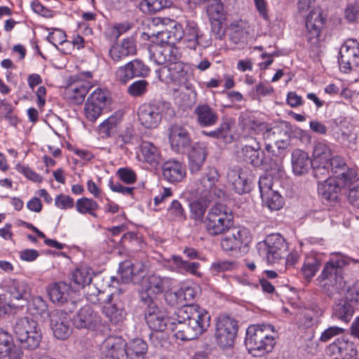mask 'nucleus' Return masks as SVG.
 <instances>
[{
  "label": "nucleus",
  "instance_id": "obj_37",
  "mask_svg": "<svg viewBox=\"0 0 359 359\" xmlns=\"http://www.w3.org/2000/svg\"><path fill=\"white\" fill-rule=\"evenodd\" d=\"M92 86L88 81H81L71 84L66 88L65 95L66 98L73 104H81Z\"/></svg>",
  "mask_w": 359,
  "mask_h": 359
},
{
  "label": "nucleus",
  "instance_id": "obj_46",
  "mask_svg": "<svg viewBox=\"0 0 359 359\" xmlns=\"http://www.w3.org/2000/svg\"><path fill=\"white\" fill-rule=\"evenodd\" d=\"M320 266V262L316 255H307L301 268V272L304 278L306 281L310 282L318 271Z\"/></svg>",
  "mask_w": 359,
  "mask_h": 359
},
{
  "label": "nucleus",
  "instance_id": "obj_64",
  "mask_svg": "<svg viewBox=\"0 0 359 359\" xmlns=\"http://www.w3.org/2000/svg\"><path fill=\"white\" fill-rule=\"evenodd\" d=\"M353 182L355 184L349 189L348 200L353 207L359 209V178Z\"/></svg>",
  "mask_w": 359,
  "mask_h": 359
},
{
  "label": "nucleus",
  "instance_id": "obj_9",
  "mask_svg": "<svg viewBox=\"0 0 359 359\" xmlns=\"http://www.w3.org/2000/svg\"><path fill=\"white\" fill-rule=\"evenodd\" d=\"M238 330L237 320L229 316L220 315L215 323L214 337L216 343L223 348L232 346Z\"/></svg>",
  "mask_w": 359,
  "mask_h": 359
},
{
  "label": "nucleus",
  "instance_id": "obj_54",
  "mask_svg": "<svg viewBox=\"0 0 359 359\" xmlns=\"http://www.w3.org/2000/svg\"><path fill=\"white\" fill-rule=\"evenodd\" d=\"M168 216L172 221H184L187 218L186 212L181 203L173 200L168 208Z\"/></svg>",
  "mask_w": 359,
  "mask_h": 359
},
{
  "label": "nucleus",
  "instance_id": "obj_53",
  "mask_svg": "<svg viewBox=\"0 0 359 359\" xmlns=\"http://www.w3.org/2000/svg\"><path fill=\"white\" fill-rule=\"evenodd\" d=\"M136 53V46H111L109 53L111 59L116 62Z\"/></svg>",
  "mask_w": 359,
  "mask_h": 359
},
{
  "label": "nucleus",
  "instance_id": "obj_35",
  "mask_svg": "<svg viewBox=\"0 0 359 359\" xmlns=\"http://www.w3.org/2000/svg\"><path fill=\"white\" fill-rule=\"evenodd\" d=\"M163 176L171 182H181L186 176V167L181 161L168 160L163 164Z\"/></svg>",
  "mask_w": 359,
  "mask_h": 359
},
{
  "label": "nucleus",
  "instance_id": "obj_14",
  "mask_svg": "<svg viewBox=\"0 0 359 359\" xmlns=\"http://www.w3.org/2000/svg\"><path fill=\"white\" fill-rule=\"evenodd\" d=\"M157 73L159 79L164 83L177 86L185 85L187 89L191 88L190 86L187 84V70L182 62H171L168 65L161 67Z\"/></svg>",
  "mask_w": 359,
  "mask_h": 359
},
{
  "label": "nucleus",
  "instance_id": "obj_34",
  "mask_svg": "<svg viewBox=\"0 0 359 359\" xmlns=\"http://www.w3.org/2000/svg\"><path fill=\"white\" fill-rule=\"evenodd\" d=\"M341 181L329 177L322 182H318V193L323 200L328 202L337 201L340 192Z\"/></svg>",
  "mask_w": 359,
  "mask_h": 359
},
{
  "label": "nucleus",
  "instance_id": "obj_44",
  "mask_svg": "<svg viewBox=\"0 0 359 359\" xmlns=\"http://www.w3.org/2000/svg\"><path fill=\"white\" fill-rule=\"evenodd\" d=\"M332 150L327 142L320 141L314 143L312 153V163H329V161L332 159Z\"/></svg>",
  "mask_w": 359,
  "mask_h": 359
},
{
  "label": "nucleus",
  "instance_id": "obj_38",
  "mask_svg": "<svg viewBox=\"0 0 359 359\" xmlns=\"http://www.w3.org/2000/svg\"><path fill=\"white\" fill-rule=\"evenodd\" d=\"M7 291L13 299L27 301L31 295V287L22 279H9L6 284Z\"/></svg>",
  "mask_w": 359,
  "mask_h": 359
},
{
  "label": "nucleus",
  "instance_id": "obj_63",
  "mask_svg": "<svg viewBox=\"0 0 359 359\" xmlns=\"http://www.w3.org/2000/svg\"><path fill=\"white\" fill-rule=\"evenodd\" d=\"M345 330L338 326H331L325 330L320 337L321 342H327L334 337L343 334Z\"/></svg>",
  "mask_w": 359,
  "mask_h": 359
},
{
  "label": "nucleus",
  "instance_id": "obj_19",
  "mask_svg": "<svg viewBox=\"0 0 359 359\" xmlns=\"http://www.w3.org/2000/svg\"><path fill=\"white\" fill-rule=\"evenodd\" d=\"M70 320V316L64 310L56 309L50 313V327L57 339L64 340L70 335L72 332Z\"/></svg>",
  "mask_w": 359,
  "mask_h": 359
},
{
  "label": "nucleus",
  "instance_id": "obj_50",
  "mask_svg": "<svg viewBox=\"0 0 359 359\" xmlns=\"http://www.w3.org/2000/svg\"><path fill=\"white\" fill-rule=\"evenodd\" d=\"M172 259L176 266L183 272L190 273L197 277H201V273L198 271L201 266L200 263L196 262H190L184 260L180 256L172 255Z\"/></svg>",
  "mask_w": 359,
  "mask_h": 359
},
{
  "label": "nucleus",
  "instance_id": "obj_51",
  "mask_svg": "<svg viewBox=\"0 0 359 359\" xmlns=\"http://www.w3.org/2000/svg\"><path fill=\"white\" fill-rule=\"evenodd\" d=\"M229 35L230 41L234 44H238L245 42L248 32L240 25L238 22L235 21L229 27Z\"/></svg>",
  "mask_w": 359,
  "mask_h": 359
},
{
  "label": "nucleus",
  "instance_id": "obj_7",
  "mask_svg": "<svg viewBox=\"0 0 359 359\" xmlns=\"http://www.w3.org/2000/svg\"><path fill=\"white\" fill-rule=\"evenodd\" d=\"M258 253L269 264H273L282 259L287 250V243L280 233L268 235L257 245Z\"/></svg>",
  "mask_w": 359,
  "mask_h": 359
},
{
  "label": "nucleus",
  "instance_id": "obj_60",
  "mask_svg": "<svg viewBox=\"0 0 359 359\" xmlns=\"http://www.w3.org/2000/svg\"><path fill=\"white\" fill-rule=\"evenodd\" d=\"M15 169L18 172L23 174L29 180L34 182H41L42 181V177L27 165L17 164Z\"/></svg>",
  "mask_w": 359,
  "mask_h": 359
},
{
  "label": "nucleus",
  "instance_id": "obj_8",
  "mask_svg": "<svg viewBox=\"0 0 359 359\" xmlns=\"http://www.w3.org/2000/svg\"><path fill=\"white\" fill-rule=\"evenodd\" d=\"M171 285V279L168 277L161 276L151 273L146 276L142 282L139 296L142 303L155 302V299L163 293Z\"/></svg>",
  "mask_w": 359,
  "mask_h": 359
},
{
  "label": "nucleus",
  "instance_id": "obj_32",
  "mask_svg": "<svg viewBox=\"0 0 359 359\" xmlns=\"http://www.w3.org/2000/svg\"><path fill=\"white\" fill-rule=\"evenodd\" d=\"M100 279V276H95L94 278H93L91 269L86 267L76 269L72 275V280L76 285L82 287L88 285L86 294L88 293L89 288L91 287V288L93 289H90V293L94 292L97 294V290L99 288L96 285Z\"/></svg>",
  "mask_w": 359,
  "mask_h": 359
},
{
  "label": "nucleus",
  "instance_id": "obj_21",
  "mask_svg": "<svg viewBox=\"0 0 359 359\" xmlns=\"http://www.w3.org/2000/svg\"><path fill=\"white\" fill-rule=\"evenodd\" d=\"M101 323V317L90 306L81 308L72 318V324L77 329L95 330Z\"/></svg>",
  "mask_w": 359,
  "mask_h": 359
},
{
  "label": "nucleus",
  "instance_id": "obj_28",
  "mask_svg": "<svg viewBox=\"0 0 359 359\" xmlns=\"http://www.w3.org/2000/svg\"><path fill=\"white\" fill-rule=\"evenodd\" d=\"M169 141L173 151L184 153L191 143V136L186 128L174 125L170 129Z\"/></svg>",
  "mask_w": 359,
  "mask_h": 359
},
{
  "label": "nucleus",
  "instance_id": "obj_43",
  "mask_svg": "<svg viewBox=\"0 0 359 359\" xmlns=\"http://www.w3.org/2000/svg\"><path fill=\"white\" fill-rule=\"evenodd\" d=\"M147 348V343L143 339L137 338L126 344L124 353L127 359H144Z\"/></svg>",
  "mask_w": 359,
  "mask_h": 359
},
{
  "label": "nucleus",
  "instance_id": "obj_26",
  "mask_svg": "<svg viewBox=\"0 0 359 359\" xmlns=\"http://www.w3.org/2000/svg\"><path fill=\"white\" fill-rule=\"evenodd\" d=\"M208 155V144L203 142L194 143L188 152L189 168L191 173L199 172Z\"/></svg>",
  "mask_w": 359,
  "mask_h": 359
},
{
  "label": "nucleus",
  "instance_id": "obj_40",
  "mask_svg": "<svg viewBox=\"0 0 359 359\" xmlns=\"http://www.w3.org/2000/svg\"><path fill=\"white\" fill-rule=\"evenodd\" d=\"M146 266L142 262L126 260L120 264L119 272L123 283H128L133 280L135 276L140 275Z\"/></svg>",
  "mask_w": 359,
  "mask_h": 359
},
{
  "label": "nucleus",
  "instance_id": "obj_24",
  "mask_svg": "<svg viewBox=\"0 0 359 359\" xmlns=\"http://www.w3.org/2000/svg\"><path fill=\"white\" fill-rule=\"evenodd\" d=\"M161 106L160 102L141 105L138 109V117L141 124L147 128H156L162 118Z\"/></svg>",
  "mask_w": 359,
  "mask_h": 359
},
{
  "label": "nucleus",
  "instance_id": "obj_10",
  "mask_svg": "<svg viewBox=\"0 0 359 359\" xmlns=\"http://www.w3.org/2000/svg\"><path fill=\"white\" fill-rule=\"evenodd\" d=\"M198 26L194 23H189L183 31H170L158 32L156 40L160 41L153 42V45H176L179 42H193L194 44L199 32Z\"/></svg>",
  "mask_w": 359,
  "mask_h": 359
},
{
  "label": "nucleus",
  "instance_id": "obj_15",
  "mask_svg": "<svg viewBox=\"0 0 359 359\" xmlns=\"http://www.w3.org/2000/svg\"><path fill=\"white\" fill-rule=\"evenodd\" d=\"M251 235L245 228H235L228 231L221 240V247L226 252H241L251 242Z\"/></svg>",
  "mask_w": 359,
  "mask_h": 359
},
{
  "label": "nucleus",
  "instance_id": "obj_49",
  "mask_svg": "<svg viewBox=\"0 0 359 359\" xmlns=\"http://www.w3.org/2000/svg\"><path fill=\"white\" fill-rule=\"evenodd\" d=\"M99 208L97 203L92 198L83 197L76 201V209L83 215L89 214L93 217H97L95 211Z\"/></svg>",
  "mask_w": 359,
  "mask_h": 359
},
{
  "label": "nucleus",
  "instance_id": "obj_61",
  "mask_svg": "<svg viewBox=\"0 0 359 359\" xmlns=\"http://www.w3.org/2000/svg\"><path fill=\"white\" fill-rule=\"evenodd\" d=\"M150 12L156 13L163 8H169L172 2L171 0H145Z\"/></svg>",
  "mask_w": 359,
  "mask_h": 359
},
{
  "label": "nucleus",
  "instance_id": "obj_3",
  "mask_svg": "<svg viewBox=\"0 0 359 359\" xmlns=\"http://www.w3.org/2000/svg\"><path fill=\"white\" fill-rule=\"evenodd\" d=\"M275 330L271 325H252L246 330L245 344L254 356L269 352L275 344Z\"/></svg>",
  "mask_w": 359,
  "mask_h": 359
},
{
  "label": "nucleus",
  "instance_id": "obj_18",
  "mask_svg": "<svg viewBox=\"0 0 359 359\" xmlns=\"http://www.w3.org/2000/svg\"><path fill=\"white\" fill-rule=\"evenodd\" d=\"M252 144H245L238 151V158L243 161L251 164L254 167H259L267 164L264 150L257 138L251 139Z\"/></svg>",
  "mask_w": 359,
  "mask_h": 359
},
{
  "label": "nucleus",
  "instance_id": "obj_6",
  "mask_svg": "<svg viewBox=\"0 0 359 359\" xmlns=\"http://www.w3.org/2000/svg\"><path fill=\"white\" fill-rule=\"evenodd\" d=\"M90 289H92L91 287L87 293V300L93 304L104 303L102 312L112 323L118 324L125 320L126 312L123 307L111 303L114 297L112 292L105 295V291L97 289V294H96L94 292L90 293Z\"/></svg>",
  "mask_w": 359,
  "mask_h": 359
},
{
  "label": "nucleus",
  "instance_id": "obj_45",
  "mask_svg": "<svg viewBox=\"0 0 359 359\" xmlns=\"http://www.w3.org/2000/svg\"><path fill=\"white\" fill-rule=\"evenodd\" d=\"M339 55L344 68L351 69L353 66H359V46H341Z\"/></svg>",
  "mask_w": 359,
  "mask_h": 359
},
{
  "label": "nucleus",
  "instance_id": "obj_59",
  "mask_svg": "<svg viewBox=\"0 0 359 359\" xmlns=\"http://www.w3.org/2000/svg\"><path fill=\"white\" fill-rule=\"evenodd\" d=\"M258 184L261 197L268 193L269 194L270 192L274 191V190L272 189L273 177L270 175H264L261 176Z\"/></svg>",
  "mask_w": 359,
  "mask_h": 359
},
{
  "label": "nucleus",
  "instance_id": "obj_25",
  "mask_svg": "<svg viewBox=\"0 0 359 359\" xmlns=\"http://www.w3.org/2000/svg\"><path fill=\"white\" fill-rule=\"evenodd\" d=\"M149 69L138 60H135L119 67L116 72V79L121 83H126L136 76H145Z\"/></svg>",
  "mask_w": 359,
  "mask_h": 359
},
{
  "label": "nucleus",
  "instance_id": "obj_5",
  "mask_svg": "<svg viewBox=\"0 0 359 359\" xmlns=\"http://www.w3.org/2000/svg\"><path fill=\"white\" fill-rule=\"evenodd\" d=\"M233 216L229 208L222 203L212 205L203 221L208 233L215 236L226 233L233 225Z\"/></svg>",
  "mask_w": 359,
  "mask_h": 359
},
{
  "label": "nucleus",
  "instance_id": "obj_42",
  "mask_svg": "<svg viewBox=\"0 0 359 359\" xmlns=\"http://www.w3.org/2000/svg\"><path fill=\"white\" fill-rule=\"evenodd\" d=\"M70 287L65 283H55L48 288V294L50 299L55 304L62 305L68 302Z\"/></svg>",
  "mask_w": 359,
  "mask_h": 359
},
{
  "label": "nucleus",
  "instance_id": "obj_39",
  "mask_svg": "<svg viewBox=\"0 0 359 359\" xmlns=\"http://www.w3.org/2000/svg\"><path fill=\"white\" fill-rule=\"evenodd\" d=\"M125 346L126 343L122 337L110 336L103 341L102 349L107 357L118 359L125 354Z\"/></svg>",
  "mask_w": 359,
  "mask_h": 359
},
{
  "label": "nucleus",
  "instance_id": "obj_11",
  "mask_svg": "<svg viewBox=\"0 0 359 359\" xmlns=\"http://www.w3.org/2000/svg\"><path fill=\"white\" fill-rule=\"evenodd\" d=\"M291 129L287 123L281 122L272 127L269 125L264 133L263 138L266 142V149L270 151L273 143L278 149H285L290 144Z\"/></svg>",
  "mask_w": 359,
  "mask_h": 359
},
{
  "label": "nucleus",
  "instance_id": "obj_33",
  "mask_svg": "<svg viewBox=\"0 0 359 359\" xmlns=\"http://www.w3.org/2000/svg\"><path fill=\"white\" fill-rule=\"evenodd\" d=\"M242 130L251 135H257L265 133L268 123L259 120L251 113H242L239 117Z\"/></svg>",
  "mask_w": 359,
  "mask_h": 359
},
{
  "label": "nucleus",
  "instance_id": "obj_52",
  "mask_svg": "<svg viewBox=\"0 0 359 359\" xmlns=\"http://www.w3.org/2000/svg\"><path fill=\"white\" fill-rule=\"evenodd\" d=\"M262 199L266 206L271 210H278L284 204L283 197L276 191L262 196Z\"/></svg>",
  "mask_w": 359,
  "mask_h": 359
},
{
  "label": "nucleus",
  "instance_id": "obj_36",
  "mask_svg": "<svg viewBox=\"0 0 359 359\" xmlns=\"http://www.w3.org/2000/svg\"><path fill=\"white\" fill-rule=\"evenodd\" d=\"M197 123L201 127H211L218 121L217 111L208 104L197 105L194 111Z\"/></svg>",
  "mask_w": 359,
  "mask_h": 359
},
{
  "label": "nucleus",
  "instance_id": "obj_62",
  "mask_svg": "<svg viewBox=\"0 0 359 359\" xmlns=\"http://www.w3.org/2000/svg\"><path fill=\"white\" fill-rule=\"evenodd\" d=\"M117 119L116 117L111 116L106 119L100 125V131L106 137L111 135L116 130Z\"/></svg>",
  "mask_w": 359,
  "mask_h": 359
},
{
  "label": "nucleus",
  "instance_id": "obj_41",
  "mask_svg": "<svg viewBox=\"0 0 359 359\" xmlns=\"http://www.w3.org/2000/svg\"><path fill=\"white\" fill-rule=\"evenodd\" d=\"M291 162L292 170L295 175L307 173L312 165V159L309 154L301 149H295L292 153Z\"/></svg>",
  "mask_w": 359,
  "mask_h": 359
},
{
  "label": "nucleus",
  "instance_id": "obj_4",
  "mask_svg": "<svg viewBox=\"0 0 359 359\" xmlns=\"http://www.w3.org/2000/svg\"><path fill=\"white\" fill-rule=\"evenodd\" d=\"M13 333L21 350H34L39 347L42 333L38 323L32 318L23 317L16 320Z\"/></svg>",
  "mask_w": 359,
  "mask_h": 359
},
{
  "label": "nucleus",
  "instance_id": "obj_56",
  "mask_svg": "<svg viewBox=\"0 0 359 359\" xmlns=\"http://www.w3.org/2000/svg\"><path fill=\"white\" fill-rule=\"evenodd\" d=\"M149 83L146 80L134 81L128 88V93L132 97H141L148 90Z\"/></svg>",
  "mask_w": 359,
  "mask_h": 359
},
{
  "label": "nucleus",
  "instance_id": "obj_48",
  "mask_svg": "<svg viewBox=\"0 0 359 359\" xmlns=\"http://www.w3.org/2000/svg\"><path fill=\"white\" fill-rule=\"evenodd\" d=\"M210 200L201 196L199 198L191 201L189 204L191 218L196 222H203Z\"/></svg>",
  "mask_w": 359,
  "mask_h": 359
},
{
  "label": "nucleus",
  "instance_id": "obj_57",
  "mask_svg": "<svg viewBox=\"0 0 359 359\" xmlns=\"http://www.w3.org/2000/svg\"><path fill=\"white\" fill-rule=\"evenodd\" d=\"M49 32L47 40L52 45H62L67 41L65 32L59 28H52Z\"/></svg>",
  "mask_w": 359,
  "mask_h": 359
},
{
  "label": "nucleus",
  "instance_id": "obj_22",
  "mask_svg": "<svg viewBox=\"0 0 359 359\" xmlns=\"http://www.w3.org/2000/svg\"><path fill=\"white\" fill-rule=\"evenodd\" d=\"M330 170L335 176V179L341 181L344 186H348L353 183L357 178L354 169L348 168L344 160L339 156H333L329 161Z\"/></svg>",
  "mask_w": 359,
  "mask_h": 359
},
{
  "label": "nucleus",
  "instance_id": "obj_55",
  "mask_svg": "<svg viewBox=\"0 0 359 359\" xmlns=\"http://www.w3.org/2000/svg\"><path fill=\"white\" fill-rule=\"evenodd\" d=\"M135 26V23L131 21H124L121 22L114 23L110 29V32L109 34V37L112 39H114L115 41H117L118 39L123 34L126 33L128 31L133 29Z\"/></svg>",
  "mask_w": 359,
  "mask_h": 359
},
{
  "label": "nucleus",
  "instance_id": "obj_17",
  "mask_svg": "<svg viewBox=\"0 0 359 359\" xmlns=\"http://www.w3.org/2000/svg\"><path fill=\"white\" fill-rule=\"evenodd\" d=\"M326 19L320 9H313L306 16V34L307 42L310 45H318L320 41L321 29L325 25Z\"/></svg>",
  "mask_w": 359,
  "mask_h": 359
},
{
  "label": "nucleus",
  "instance_id": "obj_31",
  "mask_svg": "<svg viewBox=\"0 0 359 359\" xmlns=\"http://www.w3.org/2000/svg\"><path fill=\"white\" fill-rule=\"evenodd\" d=\"M353 343L345 337L337 338L329 345L326 352L331 359H353L351 352L354 351Z\"/></svg>",
  "mask_w": 359,
  "mask_h": 359
},
{
  "label": "nucleus",
  "instance_id": "obj_23",
  "mask_svg": "<svg viewBox=\"0 0 359 359\" xmlns=\"http://www.w3.org/2000/svg\"><path fill=\"white\" fill-rule=\"evenodd\" d=\"M107 100L106 93L97 88L88 97L84 112L86 118L94 122L100 116Z\"/></svg>",
  "mask_w": 359,
  "mask_h": 359
},
{
  "label": "nucleus",
  "instance_id": "obj_16",
  "mask_svg": "<svg viewBox=\"0 0 359 359\" xmlns=\"http://www.w3.org/2000/svg\"><path fill=\"white\" fill-rule=\"evenodd\" d=\"M206 12L211 23L213 37L217 39H223L226 33L223 27V23L226 20V12L223 3L221 0H210Z\"/></svg>",
  "mask_w": 359,
  "mask_h": 359
},
{
  "label": "nucleus",
  "instance_id": "obj_58",
  "mask_svg": "<svg viewBox=\"0 0 359 359\" xmlns=\"http://www.w3.org/2000/svg\"><path fill=\"white\" fill-rule=\"evenodd\" d=\"M313 168V175L319 181L322 182L330 177L329 163L325 164H313L311 165Z\"/></svg>",
  "mask_w": 359,
  "mask_h": 359
},
{
  "label": "nucleus",
  "instance_id": "obj_13",
  "mask_svg": "<svg viewBox=\"0 0 359 359\" xmlns=\"http://www.w3.org/2000/svg\"><path fill=\"white\" fill-rule=\"evenodd\" d=\"M219 177V175L216 168H208L196 184V194L207 199L219 198L223 193L217 187Z\"/></svg>",
  "mask_w": 359,
  "mask_h": 359
},
{
  "label": "nucleus",
  "instance_id": "obj_20",
  "mask_svg": "<svg viewBox=\"0 0 359 359\" xmlns=\"http://www.w3.org/2000/svg\"><path fill=\"white\" fill-rule=\"evenodd\" d=\"M227 180L238 194L249 192L251 189V175L247 168L234 166L229 169Z\"/></svg>",
  "mask_w": 359,
  "mask_h": 359
},
{
  "label": "nucleus",
  "instance_id": "obj_12",
  "mask_svg": "<svg viewBox=\"0 0 359 359\" xmlns=\"http://www.w3.org/2000/svg\"><path fill=\"white\" fill-rule=\"evenodd\" d=\"M144 309V318L149 328L156 332H163L166 329L171 330L172 321H175V314L168 318L165 312L158 307L156 302L142 303Z\"/></svg>",
  "mask_w": 359,
  "mask_h": 359
},
{
  "label": "nucleus",
  "instance_id": "obj_29",
  "mask_svg": "<svg viewBox=\"0 0 359 359\" xmlns=\"http://www.w3.org/2000/svg\"><path fill=\"white\" fill-rule=\"evenodd\" d=\"M149 59L156 65H163L180 57L177 46H148Z\"/></svg>",
  "mask_w": 359,
  "mask_h": 359
},
{
  "label": "nucleus",
  "instance_id": "obj_2",
  "mask_svg": "<svg viewBox=\"0 0 359 359\" xmlns=\"http://www.w3.org/2000/svg\"><path fill=\"white\" fill-rule=\"evenodd\" d=\"M336 258L332 257L325 264L323 271L317 280L320 287L329 296L339 293L345 288L346 280L344 277V266L349 264V260L359 262L358 260L351 259L340 252H335Z\"/></svg>",
  "mask_w": 359,
  "mask_h": 359
},
{
  "label": "nucleus",
  "instance_id": "obj_47",
  "mask_svg": "<svg viewBox=\"0 0 359 359\" xmlns=\"http://www.w3.org/2000/svg\"><path fill=\"white\" fill-rule=\"evenodd\" d=\"M140 151L144 161L151 165L156 166L160 163V151L153 143L142 142L140 145Z\"/></svg>",
  "mask_w": 359,
  "mask_h": 359
},
{
  "label": "nucleus",
  "instance_id": "obj_1",
  "mask_svg": "<svg viewBox=\"0 0 359 359\" xmlns=\"http://www.w3.org/2000/svg\"><path fill=\"white\" fill-rule=\"evenodd\" d=\"M171 330L175 332L177 339L189 341L198 338L210 325L209 313L198 304L184 306L175 312Z\"/></svg>",
  "mask_w": 359,
  "mask_h": 359
},
{
  "label": "nucleus",
  "instance_id": "obj_27",
  "mask_svg": "<svg viewBox=\"0 0 359 359\" xmlns=\"http://www.w3.org/2000/svg\"><path fill=\"white\" fill-rule=\"evenodd\" d=\"M359 306L346 297L337 301L332 308L331 317L346 324L352 319L355 310Z\"/></svg>",
  "mask_w": 359,
  "mask_h": 359
},
{
  "label": "nucleus",
  "instance_id": "obj_30",
  "mask_svg": "<svg viewBox=\"0 0 359 359\" xmlns=\"http://www.w3.org/2000/svg\"><path fill=\"white\" fill-rule=\"evenodd\" d=\"M23 351L13 343L12 335L6 330L0 328V359H21Z\"/></svg>",
  "mask_w": 359,
  "mask_h": 359
}]
</instances>
